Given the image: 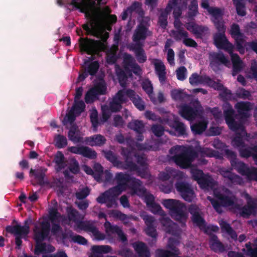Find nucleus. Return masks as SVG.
<instances>
[{
    "mask_svg": "<svg viewBox=\"0 0 257 257\" xmlns=\"http://www.w3.org/2000/svg\"><path fill=\"white\" fill-rule=\"evenodd\" d=\"M210 65L214 71L218 69V66L223 64L227 66L229 64V60L222 52H212L209 54Z\"/></svg>",
    "mask_w": 257,
    "mask_h": 257,
    "instance_id": "nucleus-16",
    "label": "nucleus"
},
{
    "mask_svg": "<svg viewBox=\"0 0 257 257\" xmlns=\"http://www.w3.org/2000/svg\"><path fill=\"white\" fill-rule=\"evenodd\" d=\"M54 162L56 164V170L59 172L67 166V161L64 154L61 151H58L54 159Z\"/></svg>",
    "mask_w": 257,
    "mask_h": 257,
    "instance_id": "nucleus-31",
    "label": "nucleus"
},
{
    "mask_svg": "<svg viewBox=\"0 0 257 257\" xmlns=\"http://www.w3.org/2000/svg\"><path fill=\"white\" fill-rule=\"evenodd\" d=\"M201 230H203L204 232L209 235L210 238H211V236L215 235L212 232H216L219 230V227L217 225H209L207 226L205 223V227H203Z\"/></svg>",
    "mask_w": 257,
    "mask_h": 257,
    "instance_id": "nucleus-61",
    "label": "nucleus"
},
{
    "mask_svg": "<svg viewBox=\"0 0 257 257\" xmlns=\"http://www.w3.org/2000/svg\"><path fill=\"white\" fill-rule=\"evenodd\" d=\"M230 34L232 37L241 36L243 33L240 32L239 26L238 24L233 23L230 27Z\"/></svg>",
    "mask_w": 257,
    "mask_h": 257,
    "instance_id": "nucleus-63",
    "label": "nucleus"
},
{
    "mask_svg": "<svg viewBox=\"0 0 257 257\" xmlns=\"http://www.w3.org/2000/svg\"><path fill=\"white\" fill-rule=\"evenodd\" d=\"M209 244L211 250L216 253H222L226 250V246L218 239L216 235H213L209 238Z\"/></svg>",
    "mask_w": 257,
    "mask_h": 257,
    "instance_id": "nucleus-24",
    "label": "nucleus"
},
{
    "mask_svg": "<svg viewBox=\"0 0 257 257\" xmlns=\"http://www.w3.org/2000/svg\"><path fill=\"white\" fill-rule=\"evenodd\" d=\"M87 141L91 146L101 147L106 143V139L103 136L97 134L88 138Z\"/></svg>",
    "mask_w": 257,
    "mask_h": 257,
    "instance_id": "nucleus-36",
    "label": "nucleus"
},
{
    "mask_svg": "<svg viewBox=\"0 0 257 257\" xmlns=\"http://www.w3.org/2000/svg\"><path fill=\"white\" fill-rule=\"evenodd\" d=\"M40 226L41 227L35 224L33 229L34 239L37 243L34 251L36 255L46 251V243L42 242L49 237L51 231V225L48 221H42Z\"/></svg>",
    "mask_w": 257,
    "mask_h": 257,
    "instance_id": "nucleus-5",
    "label": "nucleus"
},
{
    "mask_svg": "<svg viewBox=\"0 0 257 257\" xmlns=\"http://www.w3.org/2000/svg\"><path fill=\"white\" fill-rule=\"evenodd\" d=\"M220 225L223 231H225L233 240L237 239V235L236 232L232 229L229 224L224 221H222Z\"/></svg>",
    "mask_w": 257,
    "mask_h": 257,
    "instance_id": "nucleus-41",
    "label": "nucleus"
},
{
    "mask_svg": "<svg viewBox=\"0 0 257 257\" xmlns=\"http://www.w3.org/2000/svg\"><path fill=\"white\" fill-rule=\"evenodd\" d=\"M244 198L246 200V204L240 206L238 204H235L234 208L238 210V213L240 216L248 218L251 215L256 214L257 210V199L252 198L248 193H245Z\"/></svg>",
    "mask_w": 257,
    "mask_h": 257,
    "instance_id": "nucleus-8",
    "label": "nucleus"
},
{
    "mask_svg": "<svg viewBox=\"0 0 257 257\" xmlns=\"http://www.w3.org/2000/svg\"><path fill=\"white\" fill-rule=\"evenodd\" d=\"M7 232L16 235L15 242L17 245L16 248L20 249L22 244V238L23 236H27L30 232V227L28 224V221H25V225L21 226L19 224L16 225H8L6 228Z\"/></svg>",
    "mask_w": 257,
    "mask_h": 257,
    "instance_id": "nucleus-9",
    "label": "nucleus"
},
{
    "mask_svg": "<svg viewBox=\"0 0 257 257\" xmlns=\"http://www.w3.org/2000/svg\"><path fill=\"white\" fill-rule=\"evenodd\" d=\"M171 96L174 100L183 101L188 97V95L182 90L174 89L171 91Z\"/></svg>",
    "mask_w": 257,
    "mask_h": 257,
    "instance_id": "nucleus-48",
    "label": "nucleus"
},
{
    "mask_svg": "<svg viewBox=\"0 0 257 257\" xmlns=\"http://www.w3.org/2000/svg\"><path fill=\"white\" fill-rule=\"evenodd\" d=\"M163 205L169 210L172 218L177 221L186 219L185 212L186 206L181 201L173 199H165L163 202Z\"/></svg>",
    "mask_w": 257,
    "mask_h": 257,
    "instance_id": "nucleus-6",
    "label": "nucleus"
},
{
    "mask_svg": "<svg viewBox=\"0 0 257 257\" xmlns=\"http://www.w3.org/2000/svg\"><path fill=\"white\" fill-rule=\"evenodd\" d=\"M173 36L176 41H180L182 39L188 37V33L185 31L183 28L178 29L177 31H173Z\"/></svg>",
    "mask_w": 257,
    "mask_h": 257,
    "instance_id": "nucleus-52",
    "label": "nucleus"
},
{
    "mask_svg": "<svg viewBox=\"0 0 257 257\" xmlns=\"http://www.w3.org/2000/svg\"><path fill=\"white\" fill-rule=\"evenodd\" d=\"M154 63L155 72L158 76L160 82L163 84L166 80V67L164 63L159 60Z\"/></svg>",
    "mask_w": 257,
    "mask_h": 257,
    "instance_id": "nucleus-27",
    "label": "nucleus"
},
{
    "mask_svg": "<svg viewBox=\"0 0 257 257\" xmlns=\"http://www.w3.org/2000/svg\"><path fill=\"white\" fill-rule=\"evenodd\" d=\"M179 244L180 240L179 238L170 237L168 239L167 247L171 250L172 252L176 255H178L180 253L179 249L177 247Z\"/></svg>",
    "mask_w": 257,
    "mask_h": 257,
    "instance_id": "nucleus-42",
    "label": "nucleus"
},
{
    "mask_svg": "<svg viewBox=\"0 0 257 257\" xmlns=\"http://www.w3.org/2000/svg\"><path fill=\"white\" fill-rule=\"evenodd\" d=\"M56 146L59 148H64L67 145L66 138L61 135H58L55 138Z\"/></svg>",
    "mask_w": 257,
    "mask_h": 257,
    "instance_id": "nucleus-57",
    "label": "nucleus"
},
{
    "mask_svg": "<svg viewBox=\"0 0 257 257\" xmlns=\"http://www.w3.org/2000/svg\"><path fill=\"white\" fill-rule=\"evenodd\" d=\"M116 198L114 197H108L107 195H103L101 193L97 198L96 201L100 204H106V207L110 208L113 206L116 207L117 206L116 202Z\"/></svg>",
    "mask_w": 257,
    "mask_h": 257,
    "instance_id": "nucleus-30",
    "label": "nucleus"
},
{
    "mask_svg": "<svg viewBox=\"0 0 257 257\" xmlns=\"http://www.w3.org/2000/svg\"><path fill=\"white\" fill-rule=\"evenodd\" d=\"M242 132V135L240 133H238L232 140L233 146L237 148H244L245 143L243 140V137L247 135L245 129L240 130Z\"/></svg>",
    "mask_w": 257,
    "mask_h": 257,
    "instance_id": "nucleus-44",
    "label": "nucleus"
},
{
    "mask_svg": "<svg viewBox=\"0 0 257 257\" xmlns=\"http://www.w3.org/2000/svg\"><path fill=\"white\" fill-rule=\"evenodd\" d=\"M106 232L108 233H117L121 228L117 225H112L109 222H105L104 224Z\"/></svg>",
    "mask_w": 257,
    "mask_h": 257,
    "instance_id": "nucleus-62",
    "label": "nucleus"
},
{
    "mask_svg": "<svg viewBox=\"0 0 257 257\" xmlns=\"http://www.w3.org/2000/svg\"><path fill=\"white\" fill-rule=\"evenodd\" d=\"M128 99L139 110H145V104L143 99L134 90L125 88L118 90L113 97L112 101L109 103L110 110L113 112L120 111L122 107V104L127 103Z\"/></svg>",
    "mask_w": 257,
    "mask_h": 257,
    "instance_id": "nucleus-1",
    "label": "nucleus"
},
{
    "mask_svg": "<svg viewBox=\"0 0 257 257\" xmlns=\"http://www.w3.org/2000/svg\"><path fill=\"white\" fill-rule=\"evenodd\" d=\"M99 68V62L97 61H94L88 64L85 69L89 75L91 76H94L97 73Z\"/></svg>",
    "mask_w": 257,
    "mask_h": 257,
    "instance_id": "nucleus-50",
    "label": "nucleus"
},
{
    "mask_svg": "<svg viewBox=\"0 0 257 257\" xmlns=\"http://www.w3.org/2000/svg\"><path fill=\"white\" fill-rule=\"evenodd\" d=\"M68 150L73 154L80 155L91 160L95 159L97 156V154L95 151L87 146L70 147Z\"/></svg>",
    "mask_w": 257,
    "mask_h": 257,
    "instance_id": "nucleus-18",
    "label": "nucleus"
},
{
    "mask_svg": "<svg viewBox=\"0 0 257 257\" xmlns=\"http://www.w3.org/2000/svg\"><path fill=\"white\" fill-rule=\"evenodd\" d=\"M132 50L134 52L136 58L139 63H144L147 61V56L143 48V45L141 43L134 44L132 47Z\"/></svg>",
    "mask_w": 257,
    "mask_h": 257,
    "instance_id": "nucleus-26",
    "label": "nucleus"
},
{
    "mask_svg": "<svg viewBox=\"0 0 257 257\" xmlns=\"http://www.w3.org/2000/svg\"><path fill=\"white\" fill-rule=\"evenodd\" d=\"M131 194L132 196L137 195L139 196H143L146 192V189L142 186V181L135 177H132L127 184Z\"/></svg>",
    "mask_w": 257,
    "mask_h": 257,
    "instance_id": "nucleus-20",
    "label": "nucleus"
},
{
    "mask_svg": "<svg viewBox=\"0 0 257 257\" xmlns=\"http://www.w3.org/2000/svg\"><path fill=\"white\" fill-rule=\"evenodd\" d=\"M244 35L241 36H236L233 37L235 42V45L236 49L240 54H243L244 53V47L243 46L245 40L243 39Z\"/></svg>",
    "mask_w": 257,
    "mask_h": 257,
    "instance_id": "nucleus-54",
    "label": "nucleus"
},
{
    "mask_svg": "<svg viewBox=\"0 0 257 257\" xmlns=\"http://www.w3.org/2000/svg\"><path fill=\"white\" fill-rule=\"evenodd\" d=\"M234 115L235 111L230 105L229 108L224 111V118L228 127L232 131L244 130L242 123L235 121Z\"/></svg>",
    "mask_w": 257,
    "mask_h": 257,
    "instance_id": "nucleus-12",
    "label": "nucleus"
},
{
    "mask_svg": "<svg viewBox=\"0 0 257 257\" xmlns=\"http://www.w3.org/2000/svg\"><path fill=\"white\" fill-rule=\"evenodd\" d=\"M185 27L187 30L195 35L197 38H202L209 30L207 26L198 25L193 22L186 23Z\"/></svg>",
    "mask_w": 257,
    "mask_h": 257,
    "instance_id": "nucleus-21",
    "label": "nucleus"
},
{
    "mask_svg": "<svg viewBox=\"0 0 257 257\" xmlns=\"http://www.w3.org/2000/svg\"><path fill=\"white\" fill-rule=\"evenodd\" d=\"M169 125L177 133V136L187 135L186 126L183 122L179 121L177 118H176L173 121H171Z\"/></svg>",
    "mask_w": 257,
    "mask_h": 257,
    "instance_id": "nucleus-29",
    "label": "nucleus"
},
{
    "mask_svg": "<svg viewBox=\"0 0 257 257\" xmlns=\"http://www.w3.org/2000/svg\"><path fill=\"white\" fill-rule=\"evenodd\" d=\"M97 99H98V96L96 95L94 89L92 88L87 92L85 95V101L87 104L93 102Z\"/></svg>",
    "mask_w": 257,
    "mask_h": 257,
    "instance_id": "nucleus-56",
    "label": "nucleus"
},
{
    "mask_svg": "<svg viewBox=\"0 0 257 257\" xmlns=\"http://www.w3.org/2000/svg\"><path fill=\"white\" fill-rule=\"evenodd\" d=\"M175 186L176 190L185 201L188 202L192 201L195 195L193 189L190 184L184 181H177Z\"/></svg>",
    "mask_w": 257,
    "mask_h": 257,
    "instance_id": "nucleus-11",
    "label": "nucleus"
},
{
    "mask_svg": "<svg viewBox=\"0 0 257 257\" xmlns=\"http://www.w3.org/2000/svg\"><path fill=\"white\" fill-rule=\"evenodd\" d=\"M214 44L219 49H222L229 54L232 53L233 46L226 38L225 33H216L213 36Z\"/></svg>",
    "mask_w": 257,
    "mask_h": 257,
    "instance_id": "nucleus-15",
    "label": "nucleus"
},
{
    "mask_svg": "<svg viewBox=\"0 0 257 257\" xmlns=\"http://www.w3.org/2000/svg\"><path fill=\"white\" fill-rule=\"evenodd\" d=\"M156 255L158 257H173L176 255L173 252L163 249H157L156 251Z\"/></svg>",
    "mask_w": 257,
    "mask_h": 257,
    "instance_id": "nucleus-64",
    "label": "nucleus"
},
{
    "mask_svg": "<svg viewBox=\"0 0 257 257\" xmlns=\"http://www.w3.org/2000/svg\"><path fill=\"white\" fill-rule=\"evenodd\" d=\"M90 119L93 131H96L101 122L98 120V112L96 109H94L91 111Z\"/></svg>",
    "mask_w": 257,
    "mask_h": 257,
    "instance_id": "nucleus-47",
    "label": "nucleus"
},
{
    "mask_svg": "<svg viewBox=\"0 0 257 257\" xmlns=\"http://www.w3.org/2000/svg\"><path fill=\"white\" fill-rule=\"evenodd\" d=\"M180 146H176L169 150V153L174 155L172 159L177 165L181 168L186 169L190 167L192 162L197 157V152L191 148H187L183 150L180 153L177 154Z\"/></svg>",
    "mask_w": 257,
    "mask_h": 257,
    "instance_id": "nucleus-4",
    "label": "nucleus"
},
{
    "mask_svg": "<svg viewBox=\"0 0 257 257\" xmlns=\"http://www.w3.org/2000/svg\"><path fill=\"white\" fill-rule=\"evenodd\" d=\"M131 177L129 174L119 172L115 174V180L118 185L126 189Z\"/></svg>",
    "mask_w": 257,
    "mask_h": 257,
    "instance_id": "nucleus-34",
    "label": "nucleus"
},
{
    "mask_svg": "<svg viewBox=\"0 0 257 257\" xmlns=\"http://www.w3.org/2000/svg\"><path fill=\"white\" fill-rule=\"evenodd\" d=\"M68 169L72 173L77 174L80 172L78 162L75 159H72L68 166Z\"/></svg>",
    "mask_w": 257,
    "mask_h": 257,
    "instance_id": "nucleus-59",
    "label": "nucleus"
},
{
    "mask_svg": "<svg viewBox=\"0 0 257 257\" xmlns=\"http://www.w3.org/2000/svg\"><path fill=\"white\" fill-rule=\"evenodd\" d=\"M207 124V121L203 119L192 124L191 129L194 134L200 135L206 130Z\"/></svg>",
    "mask_w": 257,
    "mask_h": 257,
    "instance_id": "nucleus-35",
    "label": "nucleus"
},
{
    "mask_svg": "<svg viewBox=\"0 0 257 257\" xmlns=\"http://www.w3.org/2000/svg\"><path fill=\"white\" fill-rule=\"evenodd\" d=\"M118 49L116 46L115 49L110 50L106 54V62L108 64H113L117 61L118 57L116 55V51Z\"/></svg>",
    "mask_w": 257,
    "mask_h": 257,
    "instance_id": "nucleus-51",
    "label": "nucleus"
},
{
    "mask_svg": "<svg viewBox=\"0 0 257 257\" xmlns=\"http://www.w3.org/2000/svg\"><path fill=\"white\" fill-rule=\"evenodd\" d=\"M188 211L191 215V219L193 223L201 230L205 226V220L202 216V212L198 206L191 204L188 207Z\"/></svg>",
    "mask_w": 257,
    "mask_h": 257,
    "instance_id": "nucleus-13",
    "label": "nucleus"
},
{
    "mask_svg": "<svg viewBox=\"0 0 257 257\" xmlns=\"http://www.w3.org/2000/svg\"><path fill=\"white\" fill-rule=\"evenodd\" d=\"M180 114L182 117L188 120H193L199 114L196 108H193L188 105L181 106Z\"/></svg>",
    "mask_w": 257,
    "mask_h": 257,
    "instance_id": "nucleus-23",
    "label": "nucleus"
},
{
    "mask_svg": "<svg viewBox=\"0 0 257 257\" xmlns=\"http://www.w3.org/2000/svg\"><path fill=\"white\" fill-rule=\"evenodd\" d=\"M208 77L207 75H200L197 73H194L189 78V83L192 85L199 84L205 85Z\"/></svg>",
    "mask_w": 257,
    "mask_h": 257,
    "instance_id": "nucleus-37",
    "label": "nucleus"
},
{
    "mask_svg": "<svg viewBox=\"0 0 257 257\" xmlns=\"http://www.w3.org/2000/svg\"><path fill=\"white\" fill-rule=\"evenodd\" d=\"M150 34L151 32L149 30V26H147L144 22H142L137 26L132 39L136 43H141V40H145Z\"/></svg>",
    "mask_w": 257,
    "mask_h": 257,
    "instance_id": "nucleus-19",
    "label": "nucleus"
},
{
    "mask_svg": "<svg viewBox=\"0 0 257 257\" xmlns=\"http://www.w3.org/2000/svg\"><path fill=\"white\" fill-rule=\"evenodd\" d=\"M235 108L241 118H247L249 117L248 111L251 109V103L248 101H240L235 105Z\"/></svg>",
    "mask_w": 257,
    "mask_h": 257,
    "instance_id": "nucleus-25",
    "label": "nucleus"
},
{
    "mask_svg": "<svg viewBox=\"0 0 257 257\" xmlns=\"http://www.w3.org/2000/svg\"><path fill=\"white\" fill-rule=\"evenodd\" d=\"M128 127L135 131L137 133H143L144 124L142 120H135L128 123Z\"/></svg>",
    "mask_w": 257,
    "mask_h": 257,
    "instance_id": "nucleus-46",
    "label": "nucleus"
},
{
    "mask_svg": "<svg viewBox=\"0 0 257 257\" xmlns=\"http://www.w3.org/2000/svg\"><path fill=\"white\" fill-rule=\"evenodd\" d=\"M231 166L240 174L246 176L248 180L250 179L253 175H256L255 173L257 172V168H249L246 164L237 159L232 161Z\"/></svg>",
    "mask_w": 257,
    "mask_h": 257,
    "instance_id": "nucleus-14",
    "label": "nucleus"
},
{
    "mask_svg": "<svg viewBox=\"0 0 257 257\" xmlns=\"http://www.w3.org/2000/svg\"><path fill=\"white\" fill-rule=\"evenodd\" d=\"M92 251H95L97 253H107L110 252L112 250V248L110 246L104 245H94L92 247Z\"/></svg>",
    "mask_w": 257,
    "mask_h": 257,
    "instance_id": "nucleus-55",
    "label": "nucleus"
},
{
    "mask_svg": "<svg viewBox=\"0 0 257 257\" xmlns=\"http://www.w3.org/2000/svg\"><path fill=\"white\" fill-rule=\"evenodd\" d=\"M214 196L215 199H209L212 206L215 211L218 213L223 212L222 207H234L235 196L230 195H227L220 192L215 191Z\"/></svg>",
    "mask_w": 257,
    "mask_h": 257,
    "instance_id": "nucleus-7",
    "label": "nucleus"
},
{
    "mask_svg": "<svg viewBox=\"0 0 257 257\" xmlns=\"http://www.w3.org/2000/svg\"><path fill=\"white\" fill-rule=\"evenodd\" d=\"M68 219L70 221L76 223L78 228L87 232H91L98 240H103L105 238V235L100 232L94 223L90 221H80L79 212L72 206L66 208Z\"/></svg>",
    "mask_w": 257,
    "mask_h": 257,
    "instance_id": "nucleus-3",
    "label": "nucleus"
},
{
    "mask_svg": "<svg viewBox=\"0 0 257 257\" xmlns=\"http://www.w3.org/2000/svg\"><path fill=\"white\" fill-rule=\"evenodd\" d=\"M198 13V2L197 0H191L188 6L187 17L190 20H193Z\"/></svg>",
    "mask_w": 257,
    "mask_h": 257,
    "instance_id": "nucleus-39",
    "label": "nucleus"
},
{
    "mask_svg": "<svg viewBox=\"0 0 257 257\" xmlns=\"http://www.w3.org/2000/svg\"><path fill=\"white\" fill-rule=\"evenodd\" d=\"M172 10V5L171 3H168L166 8L160 9L158 11L160 12L158 17V24L164 29H165L168 25V16Z\"/></svg>",
    "mask_w": 257,
    "mask_h": 257,
    "instance_id": "nucleus-22",
    "label": "nucleus"
},
{
    "mask_svg": "<svg viewBox=\"0 0 257 257\" xmlns=\"http://www.w3.org/2000/svg\"><path fill=\"white\" fill-rule=\"evenodd\" d=\"M85 108V103L82 100H74V104L71 109L75 112L77 115H79Z\"/></svg>",
    "mask_w": 257,
    "mask_h": 257,
    "instance_id": "nucleus-49",
    "label": "nucleus"
},
{
    "mask_svg": "<svg viewBox=\"0 0 257 257\" xmlns=\"http://www.w3.org/2000/svg\"><path fill=\"white\" fill-rule=\"evenodd\" d=\"M116 75L120 85L124 88L126 86V82L127 80V76L125 72L121 68L116 69Z\"/></svg>",
    "mask_w": 257,
    "mask_h": 257,
    "instance_id": "nucleus-53",
    "label": "nucleus"
},
{
    "mask_svg": "<svg viewBox=\"0 0 257 257\" xmlns=\"http://www.w3.org/2000/svg\"><path fill=\"white\" fill-rule=\"evenodd\" d=\"M79 42L81 51L86 52L88 55L97 53L103 47V43L99 40L80 38Z\"/></svg>",
    "mask_w": 257,
    "mask_h": 257,
    "instance_id": "nucleus-10",
    "label": "nucleus"
},
{
    "mask_svg": "<svg viewBox=\"0 0 257 257\" xmlns=\"http://www.w3.org/2000/svg\"><path fill=\"white\" fill-rule=\"evenodd\" d=\"M208 13L211 15L212 22L223 19V11L219 8L213 7L210 9V11H209Z\"/></svg>",
    "mask_w": 257,
    "mask_h": 257,
    "instance_id": "nucleus-43",
    "label": "nucleus"
},
{
    "mask_svg": "<svg viewBox=\"0 0 257 257\" xmlns=\"http://www.w3.org/2000/svg\"><path fill=\"white\" fill-rule=\"evenodd\" d=\"M198 184L202 188L212 190L215 188L216 183L211 176L205 174Z\"/></svg>",
    "mask_w": 257,
    "mask_h": 257,
    "instance_id": "nucleus-33",
    "label": "nucleus"
},
{
    "mask_svg": "<svg viewBox=\"0 0 257 257\" xmlns=\"http://www.w3.org/2000/svg\"><path fill=\"white\" fill-rule=\"evenodd\" d=\"M77 116V115L76 114L75 112L71 109L64 117L63 121V124L65 125L67 122H69L71 125L75 124L74 122Z\"/></svg>",
    "mask_w": 257,
    "mask_h": 257,
    "instance_id": "nucleus-58",
    "label": "nucleus"
},
{
    "mask_svg": "<svg viewBox=\"0 0 257 257\" xmlns=\"http://www.w3.org/2000/svg\"><path fill=\"white\" fill-rule=\"evenodd\" d=\"M205 85L216 90H221L223 88V84L218 82L215 81L209 76L208 77Z\"/></svg>",
    "mask_w": 257,
    "mask_h": 257,
    "instance_id": "nucleus-60",
    "label": "nucleus"
},
{
    "mask_svg": "<svg viewBox=\"0 0 257 257\" xmlns=\"http://www.w3.org/2000/svg\"><path fill=\"white\" fill-rule=\"evenodd\" d=\"M133 246L139 257H150V250L145 243L136 242L133 243Z\"/></svg>",
    "mask_w": 257,
    "mask_h": 257,
    "instance_id": "nucleus-28",
    "label": "nucleus"
},
{
    "mask_svg": "<svg viewBox=\"0 0 257 257\" xmlns=\"http://www.w3.org/2000/svg\"><path fill=\"white\" fill-rule=\"evenodd\" d=\"M34 176L35 178L37 181V183L41 185H44L45 183L44 182V178L46 176L45 173L41 170H34L32 168L30 171V176Z\"/></svg>",
    "mask_w": 257,
    "mask_h": 257,
    "instance_id": "nucleus-40",
    "label": "nucleus"
},
{
    "mask_svg": "<svg viewBox=\"0 0 257 257\" xmlns=\"http://www.w3.org/2000/svg\"><path fill=\"white\" fill-rule=\"evenodd\" d=\"M68 137L69 140L75 143H79L82 141V138L80 136L78 126L76 124H73L71 125L68 132Z\"/></svg>",
    "mask_w": 257,
    "mask_h": 257,
    "instance_id": "nucleus-32",
    "label": "nucleus"
},
{
    "mask_svg": "<svg viewBox=\"0 0 257 257\" xmlns=\"http://www.w3.org/2000/svg\"><path fill=\"white\" fill-rule=\"evenodd\" d=\"M95 4L94 0H72L69 4L76 9L79 10L81 13H84L86 17L90 16V11L95 7Z\"/></svg>",
    "mask_w": 257,
    "mask_h": 257,
    "instance_id": "nucleus-17",
    "label": "nucleus"
},
{
    "mask_svg": "<svg viewBox=\"0 0 257 257\" xmlns=\"http://www.w3.org/2000/svg\"><path fill=\"white\" fill-rule=\"evenodd\" d=\"M125 190V189L117 184L116 186L109 189L102 193L103 196L107 195L108 197H114L117 198L118 196Z\"/></svg>",
    "mask_w": 257,
    "mask_h": 257,
    "instance_id": "nucleus-45",
    "label": "nucleus"
},
{
    "mask_svg": "<svg viewBox=\"0 0 257 257\" xmlns=\"http://www.w3.org/2000/svg\"><path fill=\"white\" fill-rule=\"evenodd\" d=\"M103 153L106 160L118 169L130 171H137L139 169L138 165L133 161L135 154L131 148H121V155L124 159V162L118 160L117 155L110 150L103 151Z\"/></svg>",
    "mask_w": 257,
    "mask_h": 257,
    "instance_id": "nucleus-2",
    "label": "nucleus"
},
{
    "mask_svg": "<svg viewBox=\"0 0 257 257\" xmlns=\"http://www.w3.org/2000/svg\"><path fill=\"white\" fill-rule=\"evenodd\" d=\"M246 248H243L242 251L250 257H257V238L254 240L253 244L250 242L246 243L245 245Z\"/></svg>",
    "mask_w": 257,
    "mask_h": 257,
    "instance_id": "nucleus-38",
    "label": "nucleus"
}]
</instances>
